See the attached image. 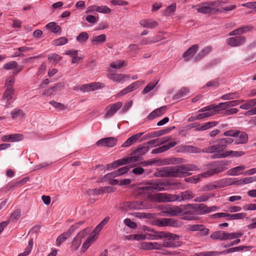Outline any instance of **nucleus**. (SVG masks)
I'll use <instances>...</instances> for the list:
<instances>
[{"label": "nucleus", "instance_id": "obj_1", "mask_svg": "<svg viewBox=\"0 0 256 256\" xmlns=\"http://www.w3.org/2000/svg\"><path fill=\"white\" fill-rule=\"evenodd\" d=\"M198 170L197 166L190 164L170 166L158 169L154 176L156 177L182 178L191 174L189 171Z\"/></svg>", "mask_w": 256, "mask_h": 256}, {"label": "nucleus", "instance_id": "obj_2", "mask_svg": "<svg viewBox=\"0 0 256 256\" xmlns=\"http://www.w3.org/2000/svg\"><path fill=\"white\" fill-rule=\"evenodd\" d=\"M180 183H176L166 180L160 179L151 180H148L145 186L139 188L140 192L150 194L162 190H167L170 186L179 185Z\"/></svg>", "mask_w": 256, "mask_h": 256}, {"label": "nucleus", "instance_id": "obj_3", "mask_svg": "<svg viewBox=\"0 0 256 256\" xmlns=\"http://www.w3.org/2000/svg\"><path fill=\"white\" fill-rule=\"evenodd\" d=\"M180 216L184 220H198V215H202L201 204H188L181 205Z\"/></svg>", "mask_w": 256, "mask_h": 256}, {"label": "nucleus", "instance_id": "obj_4", "mask_svg": "<svg viewBox=\"0 0 256 256\" xmlns=\"http://www.w3.org/2000/svg\"><path fill=\"white\" fill-rule=\"evenodd\" d=\"M230 164L227 160H218L210 162L206 164L208 168L206 172L200 174L203 178H208L214 174H218L227 169L226 166Z\"/></svg>", "mask_w": 256, "mask_h": 256}, {"label": "nucleus", "instance_id": "obj_5", "mask_svg": "<svg viewBox=\"0 0 256 256\" xmlns=\"http://www.w3.org/2000/svg\"><path fill=\"white\" fill-rule=\"evenodd\" d=\"M148 230L152 232V234H148V238L152 240L166 238L168 240H177L180 238V236L169 232H158L152 228H149Z\"/></svg>", "mask_w": 256, "mask_h": 256}, {"label": "nucleus", "instance_id": "obj_6", "mask_svg": "<svg viewBox=\"0 0 256 256\" xmlns=\"http://www.w3.org/2000/svg\"><path fill=\"white\" fill-rule=\"evenodd\" d=\"M178 194H170L166 193H158L153 196V199L159 202H179Z\"/></svg>", "mask_w": 256, "mask_h": 256}, {"label": "nucleus", "instance_id": "obj_7", "mask_svg": "<svg viewBox=\"0 0 256 256\" xmlns=\"http://www.w3.org/2000/svg\"><path fill=\"white\" fill-rule=\"evenodd\" d=\"M160 208L163 215L168 216H180V214L182 212L181 205L180 206L162 205Z\"/></svg>", "mask_w": 256, "mask_h": 256}, {"label": "nucleus", "instance_id": "obj_8", "mask_svg": "<svg viewBox=\"0 0 256 256\" xmlns=\"http://www.w3.org/2000/svg\"><path fill=\"white\" fill-rule=\"evenodd\" d=\"M156 224L159 226H172L179 228L182 226V222L173 218H161L156 220Z\"/></svg>", "mask_w": 256, "mask_h": 256}, {"label": "nucleus", "instance_id": "obj_9", "mask_svg": "<svg viewBox=\"0 0 256 256\" xmlns=\"http://www.w3.org/2000/svg\"><path fill=\"white\" fill-rule=\"evenodd\" d=\"M246 42V38L244 36H238L228 38L226 40V44L232 47H237L243 45Z\"/></svg>", "mask_w": 256, "mask_h": 256}, {"label": "nucleus", "instance_id": "obj_10", "mask_svg": "<svg viewBox=\"0 0 256 256\" xmlns=\"http://www.w3.org/2000/svg\"><path fill=\"white\" fill-rule=\"evenodd\" d=\"M118 142V138L115 137H108L103 138L96 142V146H100L113 147L115 146Z\"/></svg>", "mask_w": 256, "mask_h": 256}, {"label": "nucleus", "instance_id": "obj_11", "mask_svg": "<svg viewBox=\"0 0 256 256\" xmlns=\"http://www.w3.org/2000/svg\"><path fill=\"white\" fill-rule=\"evenodd\" d=\"M125 206L130 210H140L146 208V206L142 200L128 202H126Z\"/></svg>", "mask_w": 256, "mask_h": 256}, {"label": "nucleus", "instance_id": "obj_12", "mask_svg": "<svg viewBox=\"0 0 256 256\" xmlns=\"http://www.w3.org/2000/svg\"><path fill=\"white\" fill-rule=\"evenodd\" d=\"M122 102H118L107 106L106 108L107 112L105 114L104 118H108L112 116L122 107Z\"/></svg>", "mask_w": 256, "mask_h": 256}, {"label": "nucleus", "instance_id": "obj_13", "mask_svg": "<svg viewBox=\"0 0 256 256\" xmlns=\"http://www.w3.org/2000/svg\"><path fill=\"white\" fill-rule=\"evenodd\" d=\"M101 84L100 82H92L84 84L82 86L80 90L83 92H88L90 91L98 90L101 88Z\"/></svg>", "mask_w": 256, "mask_h": 256}, {"label": "nucleus", "instance_id": "obj_14", "mask_svg": "<svg viewBox=\"0 0 256 256\" xmlns=\"http://www.w3.org/2000/svg\"><path fill=\"white\" fill-rule=\"evenodd\" d=\"M166 109V106H164L154 110L148 115L147 119L148 120H152L162 116L165 112Z\"/></svg>", "mask_w": 256, "mask_h": 256}, {"label": "nucleus", "instance_id": "obj_15", "mask_svg": "<svg viewBox=\"0 0 256 256\" xmlns=\"http://www.w3.org/2000/svg\"><path fill=\"white\" fill-rule=\"evenodd\" d=\"M234 140L230 138H222L218 140V147L220 151L224 152L228 145L232 143Z\"/></svg>", "mask_w": 256, "mask_h": 256}, {"label": "nucleus", "instance_id": "obj_16", "mask_svg": "<svg viewBox=\"0 0 256 256\" xmlns=\"http://www.w3.org/2000/svg\"><path fill=\"white\" fill-rule=\"evenodd\" d=\"M244 100H234L221 102L218 104L219 110H224L228 108H231L238 105L240 102H242Z\"/></svg>", "mask_w": 256, "mask_h": 256}, {"label": "nucleus", "instance_id": "obj_17", "mask_svg": "<svg viewBox=\"0 0 256 256\" xmlns=\"http://www.w3.org/2000/svg\"><path fill=\"white\" fill-rule=\"evenodd\" d=\"M176 144V142H172L163 145L158 148H154L152 150L151 153L152 154H156L163 152L170 149L171 148L174 146Z\"/></svg>", "mask_w": 256, "mask_h": 256}, {"label": "nucleus", "instance_id": "obj_18", "mask_svg": "<svg viewBox=\"0 0 256 256\" xmlns=\"http://www.w3.org/2000/svg\"><path fill=\"white\" fill-rule=\"evenodd\" d=\"M195 194L190 190H186L178 193L179 202L187 201L194 198Z\"/></svg>", "mask_w": 256, "mask_h": 256}, {"label": "nucleus", "instance_id": "obj_19", "mask_svg": "<svg viewBox=\"0 0 256 256\" xmlns=\"http://www.w3.org/2000/svg\"><path fill=\"white\" fill-rule=\"evenodd\" d=\"M142 248L146 250H160L162 248V246L156 242H144L142 244Z\"/></svg>", "mask_w": 256, "mask_h": 256}, {"label": "nucleus", "instance_id": "obj_20", "mask_svg": "<svg viewBox=\"0 0 256 256\" xmlns=\"http://www.w3.org/2000/svg\"><path fill=\"white\" fill-rule=\"evenodd\" d=\"M196 6L198 7L196 9L197 11L202 14H212L214 10V8L210 7L208 5H206V4H204V2L199 5H196Z\"/></svg>", "mask_w": 256, "mask_h": 256}, {"label": "nucleus", "instance_id": "obj_21", "mask_svg": "<svg viewBox=\"0 0 256 256\" xmlns=\"http://www.w3.org/2000/svg\"><path fill=\"white\" fill-rule=\"evenodd\" d=\"M238 138L234 141V144H246L248 140V134L245 132L239 130Z\"/></svg>", "mask_w": 256, "mask_h": 256}, {"label": "nucleus", "instance_id": "obj_22", "mask_svg": "<svg viewBox=\"0 0 256 256\" xmlns=\"http://www.w3.org/2000/svg\"><path fill=\"white\" fill-rule=\"evenodd\" d=\"M107 76L110 80L117 82H118L121 80H124V78H130L129 75L118 74H109Z\"/></svg>", "mask_w": 256, "mask_h": 256}, {"label": "nucleus", "instance_id": "obj_23", "mask_svg": "<svg viewBox=\"0 0 256 256\" xmlns=\"http://www.w3.org/2000/svg\"><path fill=\"white\" fill-rule=\"evenodd\" d=\"M140 24L144 28H153L158 25L157 22L152 20H142L140 22Z\"/></svg>", "mask_w": 256, "mask_h": 256}, {"label": "nucleus", "instance_id": "obj_24", "mask_svg": "<svg viewBox=\"0 0 256 256\" xmlns=\"http://www.w3.org/2000/svg\"><path fill=\"white\" fill-rule=\"evenodd\" d=\"M210 238L214 240H226V232L223 230L214 232L210 234Z\"/></svg>", "mask_w": 256, "mask_h": 256}, {"label": "nucleus", "instance_id": "obj_25", "mask_svg": "<svg viewBox=\"0 0 256 256\" xmlns=\"http://www.w3.org/2000/svg\"><path fill=\"white\" fill-rule=\"evenodd\" d=\"M212 47L208 46L202 50L194 58L196 62L204 58L212 51Z\"/></svg>", "mask_w": 256, "mask_h": 256}, {"label": "nucleus", "instance_id": "obj_26", "mask_svg": "<svg viewBox=\"0 0 256 256\" xmlns=\"http://www.w3.org/2000/svg\"><path fill=\"white\" fill-rule=\"evenodd\" d=\"M198 48V46L196 44L192 45L182 54V57L185 58L188 56H192L197 52Z\"/></svg>", "mask_w": 256, "mask_h": 256}, {"label": "nucleus", "instance_id": "obj_27", "mask_svg": "<svg viewBox=\"0 0 256 256\" xmlns=\"http://www.w3.org/2000/svg\"><path fill=\"white\" fill-rule=\"evenodd\" d=\"M46 28L48 30H50L54 33H60L62 28L60 26L57 25L55 22H50L48 23L46 26Z\"/></svg>", "mask_w": 256, "mask_h": 256}, {"label": "nucleus", "instance_id": "obj_28", "mask_svg": "<svg viewBox=\"0 0 256 256\" xmlns=\"http://www.w3.org/2000/svg\"><path fill=\"white\" fill-rule=\"evenodd\" d=\"M150 150V146H146V144L143 146L139 147L134 150L130 154L131 155H134L136 154L138 156H143Z\"/></svg>", "mask_w": 256, "mask_h": 256}, {"label": "nucleus", "instance_id": "obj_29", "mask_svg": "<svg viewBox=\"0 0 256 256\" xmlns=\"http://www.w3.org/2000/svg\"><path fill=\"white\" fill-rule=\"evenodd\" d=\"M95 236L96 234L87 238L85 242L82 245V252H85L94 242V240L96 239V238Z\"/></svg>", "mask_w": 256, "mask_h": 256}, {"label": "nucleus", "instance_id": "obj_30", "mask_svg": "<svg viewBox=\"0 0 256 256\" xmlns=\"http://www.w3.org/2000/svg\"><path fill=\"white\" fill-rule=\"evenodd\" d=\"M254 26L251 24L240 26L236 29L238 36L244 34L252 30Z\"/></svg>", "mask_w": 256, "mask_h": 256}, {"label": "nucleus", "instance_id": "obj_31", "mask_svg": "<svg viewBox=\"0 0 256 256\" xmlns=\"http://www.w3.org/2000/svg\"><path fill=\"white\" fill-rule=\"evenodd\" d=\"M177 240H168L164 242L162 245L164 248H177L181 246V242Z\"/></svg>", "mask_w": 256, "mask_h": 256}, {"label": "nucleus", "instance_id": "obj_32", "mask_svg": "<svg viewBox=\"0 0 256 256\" xmlns=\"http://www.w3.org/2000/svg\"><path fill=\"white\" fill-rule=\"evenodd\" d=\"M202 215L208 214L212 212H215L219 210V207L217 206H212L208 207L204 204H201Z\"/></svg>", "mask_w": 256, "mask_h": 256}, {"label": "nucleus", "instance_id": "obj_33", "mask_svg": "<svg viewBox=\"0 0 256 256\" xmlns=\"http://www.w3.org/2000/svg\"><path fill=\"white\" fill-rule=\"evenodd\" d=\"M70 236V235L67 232H64L60 235L56 240V245L60 246L61 244L65 242L68 238Z\"/></svg>", "mask_w": 256, "mask_h": 256}, {"label": "nucleus", "instance_id": "obj_34", "mask_svg": "<svg viewBox=\"0 0 256 256\" xmlns=\"http://www.w3.org/2000/svg\"><path fill=\"white\" fill-rule=\"evenodd\" d=\"M246 216L244 212L237 213L234 214H230L228 213V220H240L244 218Z\"/></svg>", "mask_w": 256, "mask_h": 256}, {"label": "nucleus", "instance_id": "obj_35", "mask_svg": "<svg viewBox=\"0 0 256 256\" xmlns=\"http://www.w3.org/2000/svg\"><path fill=\"white\" fill-rule=\"evenodd\" d=\"M14 92V89L6 88L2 99L6 100L7 102L10 100L12 98V96Z\"/></svg>", "mask_w": 256, "mask_h": 256}, {"label": "nucleus", "instance_id": "obj_36", "mask_svg": "<svg viewBox=\"0 0 256 256\" xmlns=\"http://www.w3.org/2000/svg\"><path fill=\"white\" fill-rule=\"evenodd\" d=\"M239 98L240 94L238 92L228 93L221 96V98L223 100H230Z\"/></svg>", "mask_w": 256, "mask_h": 256}, {"label": "nucleus", "instance_id": "obj_37", "mask_svg": "<svg viewBox=\"0 0 256 256\" xmlns=\"http://www.w3.org/2000/svg\"><path fill=\"white\" fill-rule=\"evenodd\" d=\"M11 117L12 119L16 118H22L24 116L25 114L20 108H15L11 112Z\"/></svg>", "mask_w": 256, "mask_h": 256}, {"label": "nucleus", "instance_id": "obj_38", "mask_svg": "<svg viewBox=\"0 0 256 256\" xmlns=\"http://www.w3.org/2000/svg\"><path fill=\"white\" fill-rule=\"evenodd\" d=\"M85 222L84 220H81L77 222L74 223L70 226V228L66 231L70 236L78 228H79Z\"/></svg>", "mask_w": 256, "mask_h": 256}, {"label": "nucleus", "instance_id": "obj_39", "mask_svg": "<svg viewBox=\"0 0 256 256\" xmlns=\"http://www.w3.org/2000/svg\"><path fill=\"white\" fill-rule=\"evenodd\" d=\"M218 182L222 188L233 184L234 183L233 180L231 178H222L218 180Z\"/></svg>", "mask_w": 256, "mask_h": 256}, {"label": "nucleus", "instance_id": "obj_40", "mask_svg": "<svg viewBox=\"0 0 256 256\" xmlns=\"http://www.w3.org/2000/svg\"><path fill=\"white\" fill-rule=\"evenodd\" d=\"M213 196H214V194H208L206 195H202V196L196 197L194 199V202H206Z\"/></svg>", "mask_w": 256, "mask_h": 256}, {"label": "nucleus", "instance_id": "obj_41", "mask_svg": "<svg viewBox=\"0 0 256 256\" xmlns=\"http://www.w3.org/2000/svg\"><path fill=\"white\" fill-rule=\"evenodd\" d=\"M48 58L52 64H57L62 60V57L56 53H54L48 55Z\"/></svg>", "mask_w": 256, "mask_h": 256}, {"label": "nucleus", "instance_id": "obj_42", "mask_svg": "<svg viewBox=\"0 0 256 256\" xmlns=\"http://www.w3.org/2000/svg\"><path fill=\"white\" fill-rule=\"evenodd\" d=\"M189 92V90L188 88H184L180 90L178 93L174 96V98L176 100L186 96Z\"/></svg>", "mask_w": 256, "mask_h": 256}, {"label": "nucleus", "instance_id": "obj_43", "mask_svg": "<svg viewBox=\"0 0 256 256\" xmlns=\"http://www.w3.org/2000/svg\"><path fill=\"white\" fill-rule=\"evenodd\" d=\"M218 124V122L216 121H212L206 122L202 125L201 131L206 130L216 126Z\"/></svg>", "mask_w": 256, "mask_h": 256}, {"label": "nucleus", "instance_id": "obj_44", "mask_svg": "<svg viewBox=\"0 0 256 256\" xmlns=\"http://www.w3.org/2000/svg\"><path fill=\"white\" fill-rule=\"evenodd\" d=\"M62 86L61 84H56L54 86L50 87V88L45 90L43 92V94L44 95H51L53 92L58 90L59 88Z\"/></svg>", "mask_w": 256, "mask_h": 256}, {"label": "nucleus", "instance_id": "obj_45", "mask_svg": "<svg viewBox=\"0 0 256 256\" xmlns=\"http://www.w3.org/2000/svg\"><path fill=\"white\" fill-rule=\"evenodd\" d=\"M82 240L75 236L72 242L71 248L73 250H76L82 244Z\"/></svg>", "mask_w": 256, "mask_h": 256}, {"label": "nucleus", "instance_id": "obj_46", "mask_svg": "<svg viewBox=\"0 0 256 256\" xmlns=\"http://www.w3.org/2000/svg\"><path fill=\"white\" fill-rule=\"evenodd\" d=\"M245 168L246 167L244 166H238L228 171V174L231 176H236L238 174V172L240 170H244Z\"/></svg>", "mask_w": 256, "mask_h": 256}, {"label": "nucleus", "instance_id": "obj_47", "mask_svg": "<svg viewBox=\"0 0 256 256\" xmlns=\"http://www.w3.org/2000/svg\"><path fill=\"white\" fill-rule=\"evenodd\" d=\"M220 255L219 252L206 251L198 252L196 254V256H218Z\"/></svg>", "mask_w": 256, "mask_h": 256}, {"label": "nucleus", "instance_id": "obj_48", "mask_svg": "<svg viewBox=\"0 0 256 256\" xmlns=\"http://www.w3.org/2000/svg\"><path fill=\"white\" fill-rule=\"evenodd\" d=\"M228 157L226 154V152L220 151V150L214 153L210 156L212 159L224 158Z\"/></svg>", "mask_w": 256, "mask_h": 256}, {"label": "nucleus", "instance_id": "obj_49", "mask_svg": "<svg viewBox=\"0 0 256 256\" xmlns=\"http://www.w3.org/2000/svg\"><path fill=\"white\" fill-rule=\"evenodd\" d=\"M244 152L242 151H226V154L228 155V156H232V157H240L244 154Z\"/></svg>", "mask_w": 256, "mask_h": 256}, {"label": "nucleus", "instance_id": "obj_50", "mask_svg": "<svg viewBox=\"0 0 256 256\" xmlns=\"http://www.w3.org/2000/svg\"><path fill=\"white\" fill-rule=\"evenodd\" d=\"M158 81H156L154 82H150L148 83L146 86L144 88V89L142 91V94H146L148 92H150L158 84Z\"/></svg>", "mask_w": 256, "mask_h": 256}, {"label": "nucleus", "instance_id": "obj_51", "mask_svg": "<svg viewBox=\"0 0 256 256\" xmlns=\"http://www.w3.org/2000/svg\"><path fill=\"white\" fill-rule=\"evenodd\" d=\"M89 36L87 32H84L80 33L76 37V40L80 42H84L88 38Z\"/></svg>", "mask_w": 256, "mask_h": 256}, {"label": "nucleus", "instance_id": "obj_52", "mask_svg": "<svg viewBox=\"0 0 256 256\" xmlns=\"http://www.w3.org/2000/svg\"><path fill=\"white\" fill-rule=\"evenodd\" d=\"M243 235L242 232H232L228 233L226 232V240L238 238Z\"/></svg>", "mask_w": 256, "mask_h": 256}, {"label": "nucleus", "instance_id": "obj_53", "mask_svg": "<svg viewBox=\"0 0 256 256\" xmlns=\"http://www.w3.org/2000/svg\"><path fill=\"white\" fill-rule=\"evenodd\" d=\"M21 216V210L20 209H16L15 210L13 213L10 216V220L12 221H16Z\"/></svg>", "mask_w": 256, "mask_h": 256}, {"label": "nucleus", "instance_id": "obj_54", "mask_svg": "<svg viewBox=\"0 0 256 256\" xmlns=\"http://www.w3.org/2000/svg\"><path fill=\"white\" fill-rule=\"evenodd\" d=\"M218 147V144L213 145L208 148H206L202 150V152L205 153H214L219 150Z\"/></svg>", "mask_w": 256, "mask_h": 256}, {"label": "nucleus", "instance_id": "obj_55", "mask_svg": "<svg viewBox=\"0 0 256 256\" xmlns=\"http://www.w3.org/2000/svg\"><path fill=\"white\" fill-rule=\"evenodd\" d=\"M200 176H202L200 174L198 176H194L192 177L186 178H184V181L191 184H196L200 180Z\"/></svg>", "mask_w": 256, "mask_h": 256}, {"label": "nucleus", "instance_id": "obj_56", "mask_svg": "<svg viewBox=\"0 0 256 256\" xmlns=\"http://www.w3.org/2000/svg\"><path fill=\"white\" fill-rule=\"evenodd\" d=\"M68 42V40L66 37H60L54 41V44L55 46H62Z\"/></svg>", "mask_w": 256, "mask_h": 256}, {"label": "nucleus", "instance_id": "obj_57", "mask_svg": "<svg viewBox=\"0 0 256 256\" xmlns=\"http://www.w3.org/2000/svg\"><path fill=\"white\" fill-rule=\"evenodd\" d=\"M24 138V136L19 134H10V142H18L22 140Z\"/></svg>", "mask_w": 256, "mask_h": 256}, {"label": "nucleus", "instance_id": "obj_58", "mask_svg": "<svg viewBox=\"0 0 256 256\" xmlns=\"http://www.w3.org/2000/svg\"><path fill=\"white\" fill-rule=\"evenodd\" d=\"M106 40V36L104 34H102L98 36H95L92 40V42H95L97 44L102 43Z\"/></svg>", "mask_w": 256, "mask_h": 256}, {"label": "nucleus", "instance_id": "obj_59", "mask_svg": "<svg viewBox=\"0 0 256 256\" xmlns=\"http://www.w3.org/2000/svg\"><path fill=\"white\" fill-rule=\"evenodd\" d=\"M238 130H230L224 132L223 134V135L224 136H229L235 138L238 136Z\"/></svg>", "mask_w": 256, "mask_h": 256}, {"label": "nucleus", "instance_id": "obj_60", "mask_svg": "<svg viewBox=\"0 0 256 256\" xmlns=\"http://www.w3.org/2000/svg\"><path fill=\"white\" fill-rule=\"evenodd\" d=\"M116 172L117 171L115 170L105 174L102 178V181H106L107 180H109L110 179H112V178L118 176V175Z\"/></svg>", "mask_w": 256, "mask_h": 256}, {"label": "nucleus", "instance_id": "obj_61", "mask_svg": "<svg viewBox=\"0 0 256 256\" xmlns=\"http://www.w3.org/2000/svg\"><path fill=\"white\" fill-rule=\"evenodd\" d=\"M96 12L104 14H108L111 12V10L106 6H97Z\"/></svg>", "mask_w": 256, "mask_h": 256}, {"label": "nucleus", "instance_id": "obj_62", "mask_svg": "<svg viewBox=\"0 0 256 256\" xmlns=\"http://www.w3.org/2000/svg\"><path fill=\"white\" fill-rule=\"evenodd\" d=\"M18 66V62L16 61H12L6 63L4 65V68L5 70H9L16 68Z\"/></svg>", "mask_w": 256, "mask_h": 256}, {"label": "nucleus", "instance_id": "obj_63", "mask_svg": "<svg viewBox=\"0 0 256 256\" xmlns=\"http://www.w3.org/2000/svg\"><path fill=\"white\" fill-rule=\"evenodd\" d=\"M124 61L122 60H119L116 62H114L110 64V67L114 68H120L124 66Z\"/></svg>", "mask_w": 256, "mask_h": 256}, {"label": "nucleus", "instance_id": "obj_64", "mask_svg": "<svg viewBox=\"0 0 256 256\" xmlns=\"http://www.w3.org/2000/svg\"><path fill=\"white\" fill-rule=\"evenodd\" d=\"M124 224L128 227L132 228H137V224L130 220V218H126L124 220Z\"/></svg>", "mask_w": 256, "mask_h": 256}]
</instances>
